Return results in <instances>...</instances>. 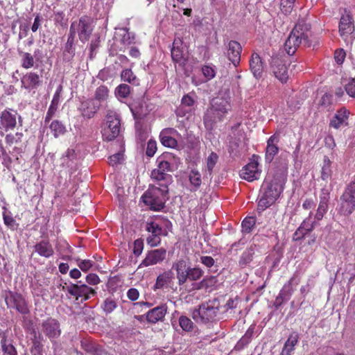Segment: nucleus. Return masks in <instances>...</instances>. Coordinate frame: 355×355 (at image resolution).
<instances>
[{
    "label": "nucleus",
    "instance_id": "f257e3e1",
    "mask_svg": "<svg viewBox=\"0 0 355 355\" xmlns=\"http://www.w3.org/2000/svg\"><path fill=\"white\" fill-rule=\"evenodd\" d=\"M286 181V173L282 170L270 171L261 189L258 209L263 211L271 206L280 196Z\"/></svg>",
    "mask_w": 355,
    "mask_h": 355
},
{
    "label": "nucleus",
    "instance_id": "f03ea898",
    "mask_svg": "<svg viewBox=\"0 0 355 355\" xmlns=\"http://www.w3.org/2000/svg\"><path fill=\"white\" fill-rule=\"evenodd\" d=\"M178 159L171 153L165 152L156 159L157 168L151 171L150 177L153 180L161 182L160 184L168 186L172 182L173 172L177 166Z\"/></svg>",
    "mask_w": 355,
    "mask_h": 355
},
{
    "label": "nucleus",
    "instance_id": "7ed1b4c3",
    "mask_svg": "<svg viewBox=\"0 0 355 355\" xmlns=\"http://www.w3.org/2000/svg\"><path fill=\"white\" fill-rule=\"evenodd\" d=\"M231 108L230 98L228 95L214 98L211 103V107L207 110L204 116L206 128L211 130L214 124L221 121Z\"/></svg>",
    "mask_w": 355,
    "mask_h": 355
},
{
    "label": "nucleus",
    "instance_id": "20e7f679",
    "mask_svg": "<svg viewBox=\"0 0 355 355\" xmlns=\"http://www.w3.org/2000/svg\"><path fill=\"white\" fill-rule=\"evenodd\" d=\"M309 26L304 23H298L285 42V51L290 55L294 54L301 44L309 42Z\"/></svg>",
    "mask_w": 355,
    "mask_h": 355
},
{
    "label": "nucleus",
    "instance_id": "39448f33",
    "mask_svg": "<svg viewBox=\"0 0 355 355\" xmlns=\"http://www.w3.org/2000/svg\"><path fill=\"white\" fill-rule=\"evenodd\" d=\"M159 187L153 186L142 196L144 202L151 209L159 211L164 207L168 186L159 184Z\"/></svg>",
    "mask_w": 355,
    "mask_h": 355
},
{
    "label": "nucleus",
    "instance_id": "423d86ee",
    "mask_svg": "<svg viewBox=\"0 0 355 355\" xmlns=\"http://www.w3.org/2000/svg\"><path fill=\"white\" fill-rule=\"evenodd\" d=\"M218 302L215 300L202 304L198 309L193 311V320L204 324L214 322L218 312Z\"/></svg>",
    "mask_w": 355,
    "mask_h": 355
},
{
    "label": "nucleus",
    "instance_id": "0eeeda50",
    "mask_svg": "<svg viewBox=\"0 0 355 355\" xmlns=\"http://www.w3.org/2000/svg\"><path fill=\"white\" fill-rule=\"evenodd\" d=\"M70 29L78 35V37L82 42H87L93 31L92 19L83 16L78 21H73L70 26Z\"/></svg>",
    "mask_w": 355,
    "mask_h": 355
},
{
    "label": "nucleus",
    "instance_id": "6e6552de",
    "mask_svg": "<svg viewBox=\"0 0 355 355\" xmlns=\"http://www.w3.org/2000/svg\"><path fill=\"white\" fill-rule=\"evenodd\" d=\"M107 127L103 129V137L105 140L114 139L120 132L121 120L119 116L114 112H110L106 117Z\"/></svg>",
    "mask_w": 355,
    "mask_h": 355
},
{
    "label": "nucleus",
    "instance_id": "1a4fd4ad",
    "mask_svg": "<svg viewBox=\"0 0 355 355\" xmlns=\"http://www.w3.org/2000/svg\"><path fill=\"white\" fill-rule=\"evenodd\" d=\"M355 209V182H352L340 197L339 211L347 216Z\"/></svg>",
    "mask_w": 355,
    "mask_h": 355
},
{
    "label": "nucleus",
    "instance_id": "9d476101",
    "mask_svg": "<svg viewBox=\"0 0 355 355\" xmlns=\"http://www.w3.org/2000/svg\"><path fill=\"white\" fill-rule=\"evenodd\" d=\"M159 140L165 147L175 148L178 141H182V137L175 129L167 128L160 132Z\"/></svg>",
    "mask_w": 355,
    "mask_h": 355
},
{
    "label": "nucleus",
    "instance_id": "9b49d317",
    "mask_svg": "<svg viewBox=\"0 0 355 355\" xmlns=\"http://www.w3.org/2000/svg\"><path fill=\"white\" fill-rule=\"evenodd\" d=\"M5 301L8 308H14L22 314L29 312L25 299L18 293L8 292L5 296Z\"/></svg>",
    "mask_w": 355,
    "mask_h": 355
},
{
    "label": "nucleus",
    "instance_id": "f8f14e48",
    "mask_svg": "<svg viewBox=\"0 0 355 355\" xmlns=\"http://www.w3.org/2000/svg\"><path fill=\"white\" fill-rule=\"evenodd\" d=\"M67 291L71 295L76 297V300L80 298V301H86L92 296H94L96 292L92 288L85 284L78 282L76 284H72L67 288Z\"/></svg>",
    "mask_w": 355,
    "mask_h": 355
},
{
    "label": "nucleus",
    "instance_id": "ddd939ff",
    "mask_svg": "<svg viewBox=\"0 0 355 355\" xmlns=\"http://www.w3.org/2000/svg\"><path fill=\"white\" fill-rule=\"evenodd\" d=\"M21 116L17 111L7 109L0 113V130L5 132L13 130L17 125V119Z\"/></svg>",
    "mask_w": 355,
    "mask_h": 355
},
{
    "label": "nucleus",
    "instance_id": "4468645a",
    "mask_svg": "<svg viewBox=\"0 0 355 355\" xmlns=\"http://www.w3.org/2000/svg\"><path fill=\"white\" fill-rule=\"evenodd\" d=\"M255 156L247 165H245L241 171V177L249 182L257 180L261 176V169L259 167L257 160H255Z\"/></svg>",
    "mask_w": 355,
    "mask_h": 355
},
{
    "label": "nucleus",
    "instance_id": "2eb2a0df",
    "mask_svg": "<svg viewBox=\"0 0 355 355\" xmlns=\"http://www.w3.org/2000/svg\"><path fill=\"white\" fill-rule=\"evenodd\" d=\"M163 226L169 229L171 227V223L168 220L156 218L153 221L148 222L146 223V230L150 233V234L161 236L166 235L167 234L166 230L164 229Z\"/></svg>",
    "mask_w": 355,
    "mask_h": 355
},
{
    "label": "nucleus",
    "instance_id": "dca6fc26",
    "mask_svg": "<svg viewBox=\"0 0 355 355\" xmlns=\"http://www.w3.org/2000/svg\"><path fill=\"white\" fill-rule=\"evenodd\" d=\"M60 166L71 174L77 169L78 160L73 149L69 148L60 159Z\"/></svg>",
    "mask_w": 355,
    "mask_h": 355
},
{
    "label": "nucleus",
    "instance_id": "f3484780",
    "mask_svg": "<svg viewBox=\"0 0 355 355\" xmlns=\"http://www.w3.org/2000/svg\"><path fill=\"white\" fill-rule=\"evenodd\" d=\"M166 251L164 248L150 250L140 263L139 268L147 267L162 262L166 257Z\"/></svg>",
    "mask_w": 355,
    "mask_h": 355
},
{
    "label": "nucleus",
    "instance_id": "a211bd4d",
    "mask_svg": "<svg viewBox=\"0 0 355 355\" xmlns=\"http://www.w3.org/2000/svg\"><path fill=\"white\" fill-rule=\"evenodd\" d=\"M354 32V25L352 16L345 11L342 15L339 24V33L345 40Z\"/></svg>",
    "mask_w": 355,
    "mask_h": 355
},
{
    "label": "nucleus",
    "instance_id": "6ab92c4d",
    "mask_svg": "<svg viewBox=\"0 0 355 355\" xmlns=\"http://www.w3.org/2000/svg\"><path fill=\"white\" fill-rule=\"evenodd\" d=\"M42 330L51 340L58 338L61 334L59 322L53 318H49L42 322Z\"/></svg>",
    "mask_w": 355,
    "mask_h": 355
},
{
    "label": "nucleus",
    "instance_id": "aec40b11",
    "mask_svg": "<svg viewBox=\"0 0 355 355\" xmlns=\"http://www.w3.org/2000/svg\"><path fill=\"white\" fill-rule=\"evenodd\" d=\"M271 69L275 77L282 83H284L288 78V69L282 60L278 58H272Z\"/></svg>",
    "mask_w": 355,
    "mask_h": 355
},
{
    "label": "nucleus",
    "instance_id": "412c9836",
    "mask_svg": "<svg viewBox=\"0 0 355 355\" xmlns=\"http://www.w3.org/2000/svg\"><path fill=\"white\" fill-rule=\"evenodd\" d=\"M42 83L40 76L35 72H28L21 78V88L31 92Z\"/></svg>",
    "mask_w": 355,
    "mask_h": 355
},
{
    "label": "nucleus",
    "instance_id": "4be33fe9",
    "mask_svg": "<svg viewBox=\"0 0 355 355\" xmlns=\"http://www.w3.org/2000/svg\"><path fill=\"white\" fill-rule=\"evenodd\" d=\"M99 107L100 103H97L95 100L87 99L81 102L78 110L84 118L91 119Z\"/></svg>",
    "mask_w": 355,
    "mask_h": 355
},
{
    "label": "nucleus",
    "instance_id": "5701e85b",
    "mask_svg": "<svg viewBox=\"0 0 355 355\" xmlns=\"http://www.w3.org/2000/svg\"><path fill=\"white\" fill-rule=\"evenodd\" d=\"M189 268L184 260H179L173 263L172 268L176 271V277L180 286L183 285L188 280Z\"/></svg>",
    "mask_w": 355,
    "mask_h": 355
},
{
    "label": "nucleus",
    "instance_id": "b1692460",
    "mask_svg": "<svg viewBox=\"0 0 355 355\" xmlns=\"http://www.w3.org/2000/svg\"><path fill=\"white\" fill-rule=\"evenodd\" d=\"M194 105V100L189 95H184L182 98V104L177 109L176 114L178 117H184L189 119L192 116V107Z\"/></svg>",
    "mask_w": 355,
    "mask_h": 355
},
{
    "label": "nucleus",
    "instance_id": "393cba45",
    "mask_svg": "<svg viewBox=\"0 0 355 355\" xmlns=\"http://www.w3.org/2000/svg\"><path fill=\"white\" fill-rule=\"evenodd\" d=\"M187 49L181 38L175 37L171 49V57L174 62H180L185 59Z\"/></svg>",
    "mask_w": 355,
    "mask_h": 355
},
{
    "label": "nucleus",
    "instance_id": "a878e982",
    "mask_svg": "<svg viewBox=\"0 0 355 355\" xmlns=\"http://www.w3.org/2000/svg\"><path fill=\"white\" fill-rule=\"evenodd\" d=\"M349 114V112L345 107H342L337 111L335 116L331 120L329 125L336 129L347 125Z\"/></svg>",
    "mask_w": 355,
    "mask_h": 355
},
{
    "label": "nucleus",
    "instance_id": "bb28decb",
    "mask_svg": "<svg viewBox=\"0 0 355 355\" xmlns=\"http://www.w3.org/2000/svg\"><path fill=\"white\" fill-rule=\"evenodd\" d=\"M278 142L279 137L276 134L272 135L268 139L265 157L266 162L270 163L278 153L279 148L277 146Z\"/></svg>",
    "mask_w": 355,
    "mask_h": 355
},
{
    "label": "nucleus",
    "instance_id": "cd10ccee",
    "mask_svg": "<svg viewBox=\"0 0 355 355\" xmlns=\"http://www.w3.org/2000/svg\"><path fill=\"white\" fill-rule=\"evenodd\" d=\"M241 50V46L238 42L232 40L229 42L227 57L234 66L240 62Z\"/></svg>",
    "mask_w": 355,
    "mask_h": 355
},
{
    "label": "nucleus",
    "instance_id": "c85d7f7f",
    "mask_svg": "<svg viewBox=\"0 0 355 355\" xmlns=\"http://www.w3.org/2000/svg\"><path fill=\"white\" fill-rule=\"evenodd\" d=\"M167 308L165 305L158 306L146 313V320L149 323L155 324L162 321L166 313Z\"/></svg>",
    "mask_w": 355,
    "mask_h": 355
},
{
    "label": "nucleus",
    "instance_id": "c756f323",
    "mask_svg": "<svg viewBox=\"0 0 355 355\" xmlns=\"http://www.w3.org/2000/svg\"><path fill=\"white\" fill-rule=\"evenodd\" d=\"M300 279V277L297 275H294L291 279L284 284L279 293V297L282 300H288L290 299L295 288L299 284Z\"/></svg>",
    "mask_w": 355,
    "mask_h": 355
},
{
    "label": "nucleus",
    "instance_id": "7c9ffc66",
    "mask_svg": "<svg viewBox=\"0 0 355 355\" xmlns=\"http://www.w3.org/2000/svg\"><path fill=\"white\" fill-rule=\"evenodd\" d=\"M250 68L256 78L261 77L263 71V62L257 53H253L251 55Z\"/></svg>",
    "mask_w": 355,
    "mask_h": 355
},
{
    "label": "nucleus",
    "instance_id": "2f4dec72",
    "mask_svg": "<svg viewBox=\"0 0 355 355\" xmlns=\"http://www.w3.org/2000/svg\"><path fill=\"white\" fill-rule=\"evenodd\" d=\"M40 53L39 50H36L34 52V55L30 53L24 52L22 51H19L20 57V63L22 68L25 69H29L35 67L36 64L35 57L37 56V53Z\"/></svg>",
    "mask_w": 355,
    "mask_h": 355
},
{
    "label": "nucleus",
    "instance_id": "473e14b6",
    "mask_svg": "<svg viewBox=\"0 0 355 355\" xmlns=\"http://www.w3.org/2000/svg\"><path fill=\"white\" fill-rule=\"evenodd\" d=\"M35 251L38 253L39 255L44 257L45 258L51 257L53 253L54 250L51 244L45 240L41 241L37 243L35 246Z\"/></svg>",
    "mask_w": 355,
    "mask_h": 355
},
{
    "label": "nucleus",
    "instance_id": "72a5a7b5",
    "mask_svg": "<svg viewBox=\"0 0 355 355\" xmlns=\"http://www.w3.org/2000/svg\"><path fill=\"white\" fill-rule=\"evenodd\" d=\"M299 340V335L296 332L291 334L284 343V347L281 352V355H291L295 349V345Z\"/></svg>",
    "mask_w": 355,
    "mask_h": 355
},
{
    "label": "nucleus",
    "instance_id": "f704fd0d",
    "mask_svg": "<svg viewBox=\"0 0 355 355\" xmlns=\"http://www.w3.org/2000/svg\"><path fill=\"white\" fill-rule=\"evenodd\" d=\"M117 35L121 37V42L125 46L130 45L135 42V35L125 28H120Z\"/></svg>",
    "mask_w": 355,
    "mask_h": 355
},
{
    "label": "nucleus",
    "instance_id": "c9c22d12",
    "mask_svg": "<svg viewBox=\"0 0 355 355\" xmlns=\"http://www.w3.org/2000/svg\"><path fill=\"white\" fill-rule=\"evenodd\" d=\"M189 180L191 185L193 187L191 190L198 189L202 183L201 174L198 171L191 170L189 174Z\"/></svg>",
    "mask_w": 355,
    "mask_h": 355
},
{
    "label": "nucleus",
    "instance_id": "e433bc0d",
    "mask_svg": "<svg viewBox=\"0 0 355 355\" xmlns=\"http://www.w3.org/2000/svg\"><path fill=\"white\" fill-rule=\"evenodd\" d=\"M121 80L124 82H128L130 84L138 85L139 80L137 76L134 74L131 69H125L122 71L121 73Z\"/></svg>",
    "mask_w": 355,
    "mask_h": 355
},
{
    "label": "nucleus",
    "instance_id": "4c0bfd02",
    "mask_svg": "<svg viewBox=\"0 0 355 355\" xmlns=\"http://www.w3.org/2000/svg\"><path fill=\"white\" fill-rule=\"evenodd\" d=\"M108 92L109 91L107 87L104 85L98 87L95 92V98L94 100H95L96 102L98 101L97 103L101 104V102H103L107 99Z\"/></svg>",
    "mask_w": 355,
    "mask_h": 355
},
{
    "label": "nucleus",
    "instance_id": "58836bf2",
    "mask_svg": "<svg viewBox=\"0 0 355 355\" xmlns=\"http://www.w3.org/2000/svg\"><path fill=\"white\" fill-rule=\"evenodd\" d=\"M254 253V250L252 246L248 248L242 254L240 260L239 265L242 267L245 266L248 263H249L252 260V257Z\"/></svg>",
    "mask_w": 355,
    "mask_h": 355
},
{
    "label": "nucleus",
    "instance_id": "ea45409f",
    "mask_svg": "<svg viewBox=\"0 0 355 355\" xmlns=\"http://www.w3.org/2000/svg\"><path fill=\"white\" fill-rule=\"evenodd\" d=\"M49 128L55 137H58L59 136L63 135L65 132V127L61 122L58 121H52Z\"/></svg>",
    "mask_w": 355,
    "mask_h": 355
},
{
    "label": "nucleus",
    "instance_id": "a19ab883",
    "mask_svg": "<svg viewBox=\"0 0 355 355\" xmlns=\"http://www.w3.org/2000/svg\"><path fill=\"white\" fill-rule=\"evenodd\" d=\"M332 171L331 168V162L327 157L324 159L323 166L322 167L321 178L323 180H327L331 178Z\"/></svg>",
    "mask_w": 355,
    "mask_h": 355
},
{
    "label": "nucleus",
    "instance_id": "79ce46f5",
    "mask_svg": "<svg viewBox=\"0 0 355 355\" xmlns=\"http://www.w3.org/2000/svg\"><path fill=\"white\" fill-rule=\"evenodd\" d=\"M171 277L172 273L170 271H165L162 274L159 275L156 280V287L160 288H162L164 285L168 284Z\"/></svg>",
    "mask_w": 355,
    "mask_h": 355
},
{
    "label": "nucleus",
    "instance_id": "37998d69",
    "mask_svg": "<svg viewBox=\"0 0 355 355\" xmlns=\"http://www.w3.org/2000/svg\"><path fill=\"white\" fill-rule=\"evenodd\" d=\"M218 156L216 153L212 152L209 154L206 159V170L208 171L209 175H211L213 169L218 162Z\"/></svg>",
    "mask_w": 355,
    "mask_h": 355
},
{
    "label": "nucleus",
    "instance_id": "c03bdc74",
    "mask_svg": "<svg viewBox=\"0 0 355 355\" xmlns=\"http://www.w3.org/2000/svg\"><path fill=\"white\" fill-rule=\"evenodd\" d=\"M311 214L312 213L311 212L309 218L303 221L301 226L298 229V231L302 232V234H306L314 228L315 221L311 220Z\"/></svg>",
    "mask_w": 355,
    "mask_h": 355
},
{
    "label": "nucleus",
    "instance_id": "a18cd8bd",
    "mask_svg": "<svg viewBox=\"0 0 355 355\" xmlns=\"http://www.w3.org/2000/svg\"><path fill=\"white\" fill-rule=\"evenodd\" d=\"M130 92V87L126 84H120L115 89V95L117 98H125Z\"/></svg>",
    "mask_w": 355,
    "mask_h": 355
},
{
    "label": "nucleus",
    "instance_id": "49530a36",
    "mask_svg": "<svg viewBox=\"0 0 355 355\" xmlns=\"http://www.w3.org/2000/svg\"><path fill=\"white\" fill-rule=\"evenodd\" d=\"M296 0H280V10L284 15H289L294 7Z\"/></svg>",
    "mask_w": 355,
    "mask_h": 355
},
{
    "label": "nucleus",
    "instance_id": "de8ad7c7",
    "mask_svg": "<svg viewBox=\"0 0 355 355\" xmlns=\"http://www.w3.org/2000/svg\"><path fill=\"white\" fill-rule=\"evenodd\" d=\"M116 306V301L112 297L106 298L103 304V309L107 314L112 313Z\"/></svg>",
    "mask_w": 355,
    "mask_h": 355
},
{
    "label": "nucleus",
    "instance_id": "09e8293b",
    "mask_svg": "<svg viewBox=\"0 0 355 355\" xmlns=\"http://www.w3.org/2000/svg\"><path fill=\"white\" fill-rule=\"evenodd\" d=\"M202 72L207 80H211L216 76V69L214 65H205L202 67Z\"/></svg>",
    "mask_w": 355,
    "mask_h": 355
},
{
    "label": "nucleus",
    "instance_id": "8fccbe9b",
    "mask_svg": "<svg viewBox=\"0 0 355 355\" xmlns=\"http://www.w3.org/2000/svg\"><path fill=\"white\" fill-rule=\"evenodd\" d=\"M179 324L185 331H189L193 327V322L189 318L183 315L179 318Z\"/></svg>",
    "mask_w": 355,
    "mask_h": 355
},
{
    "label": "nucleus",
    "instance_id": "3c124183",
    "mask_svg": "<svg viewBox=\"0 0 355 355\" xmlns=\"http://www.w3.org/2000/svg\"><path fill=\"white\" fill-rule=\"evenodd\" d=\"M3 352L6 355H17V352L14 346L8 344L6 338H3L1 341Z\"/></svg>",
    "mask_w": 355,
    "mask_h": 355
},
{
    "label": "nucleus",
    "instance_id": "603ef678",
    "mask_svg": "<svg viewBox=\"0 0 355 355\" xmlns=\"http://www.w3.org/2000/svg\"><path fill=\"white\" fill-rule=\"evenodd\" d=\"M188 280L196 281L200 279L204 272L199 268H189Z\"/></svg>",
    "mask_w": 355,
    "mask_h": 355
},
{
    "label": "nucleus",
    "instance_id": "864d4df0",
    "mask_svg": "<svg viewBox=\"0 0 355 355\" xmlns=\"http://www.w3.org/2000/svg\"><path fill=\"white\" fill-rule=\"evenodd\" d=\"M255 224V218L253 217L245 218L242 222V231L249 233Z\"/></svg>",
    "mask_w": 355,
    "mask_h": 355
},
{
    "label": "nucleus",
    "instance_id": "5fc2aeb1",
    "mask_svg": "<svg viewBox=\"0 0 355 355\" xmlns=\"http://www.w3.org/2000/svg\"><path fill=\"white\" fill-rule=\"evenodd\" d=\"M254 331V326L251 325L246 331L245 335L241 338L239 343L242 345L248 344L252 337Z\"/></svg>",
    "mask_w": 355,
    "mask_h": 355
},
{
    "label": "nucleus",
    "instance_id": "6e6d98bb",
    "mask_svg": "<svg viewBox=\"0 0 355 355\" xmlns=\"http://www.w3.org/2000/svg\"><path fill=\"white\" fill-rule=\"evenodd\" d=\"M62 91V86L60 85L53 95V99L51 103V106H53L54 107L58 108L60 104V95Z\"/></svg>",
    "mask_w": 355,
    "mask_h": 355
},
{
    "label": "nucleus",
    "instance_id": "4d7b16f0",
    "mask_svg": "<svg viewBox=\"0 0 355 355\" xmlns=\"http://www.w3.org/2000/svg\"><path fill=\"white\" fill-rule=\"evenodd\" d=\"M157 150V143L155 140L150 139L147 143L146 154L148 157H153Z\"/></svg>",
    "mask_w": 355,
    "mask_h": 355
},
{
    "label": "nucleus",
    "instance_id": "13d9d810",
    "mask_svg": "<svg viewBox=\"0 0 355 355\" xmlns=\"http://www.w3.org/2000/svg\"><path fill=\"white\" fill-rule=\"evenodd\" d=\"M328 208L327 204L319 203V206L317 209V212L315 214V218L317 220H320L322 219L324 215L326 214Z\"/></svg>",
    "mask_w": 355,
    "mask_h": 355
},
{
    "label": "nucleus",
    "instance_id": "bf43d9fd",
    "mask_svg": "<svg viewBox=\"0 0 355 355\" xmlns=\"http://www.w3.org/2000/svg\"><path fill=\"white\" fill-rule=\"evenodd\" d=\"M123 159V153L122 152H119L115 153L109 157V164L112 166H114L115 164H119Z\"/></svg>",
    "mask_w": 355,
    "mask_h": 355
},
{
    "label": "nucleus",
    "instance_id": "052dcab7",
    "mask_svg": "<svg viewBox=\"0 0 355 355\" xmlns=\"http://www.w3.org/2000/svg\"><path fill=\"white\" fill-rule=\"evenodd\" d=\"M94 265V262L85 259V260H78V267L84 272L88 271Z\"/></svg>",
    "mask_w": 355,
    "mask_h": 355
},
{
    "label": "nucleus",
    "instance_id": "680f3d73",
    "mask_svg": "<svg viewBox=\"0 0 355 355\" xmlns=\"http://www.w3.org/2000/svg\"><path fill=\"white\" fill-rule=\"evenodd\" d=\"M86 282L89 285H97L100 283V278L98 276L94 273H90L86 277Z\"/></svg>",
    "mask_w": 355,
    "mask_h": 355
},
{
    "label": "nucleus",
    "instance_id": "e2e57ef3",
    "mask_svg": "<svg viewBox=\"0 0 355 355\" xmlns=\"http://www.w3.org/2000/svg\"><path fill=\"white\" fill-rule=\"evenodd\" d=\"M161 236L150 234L147 238V243L151 247L158 245L161 241Z\"/></svg>",
    "mask_w": 355,
    "mask_h": 355
},
{
    "label": "nucleus",
    "instance_id": "0e129e2a",
    "mask_svg": "<svg viewBox=\"0 0 355 355\" xmlns=\"http://www.w3.org/2000/svg\"><path fill=\"white\" fill-rule=\"evenodd\" d=\"M345 55L346 54L343 49H338L335 51L334 59L338 64H340L344 62Z\"/></svg>",
    "mask_w": 355,
    "mask_h": 355
},
{
    "label": "nucleus",
    "instance_id": "69168bd1",
    "mask_svg": "<svg viewBox=\"0 0 355 355\" xmlns=\"http://www.w3.org/2000/svg\"><path fill=\"white\" fill-rule=\"evenodd\" d=\"M143 250V243L141 241L137 239L134 242L133 253L136 256H139L141 254Z\"/></svg>",
    "mask_w": 355,
    "mask_h": 355
},
{
    "label": "nucleus",
    "instance_id": "338daca9",
    "mask_svg": "<svg viewBox=\"0 0 355 355\" xmlns=\"http://www.w3.org/2000/svg\"><path fill=\"white\" fill-rule=\"evenodd\" d=\"M347 93L355 98V79H352L345 87Z\"/></svg>",
    "mask_w": 355,
    "mask_h": 355
},
{
    "label": "nucleus",
    "instance_id": "774afa93",
    "mask_svg": "<svg viewBox=\"0 0 355 355\" xmlns=\"http://www.w3.org/2000/svg\"><path fill=\"white\" fill-rule=\"evenodd\" d=\"M127 296L129 300L135 301L139 298V293L137 289L132 288L128 291Z\"/></svg>",
    "mask_w": 355,
    "mask_h": 355
}]
</instances>
